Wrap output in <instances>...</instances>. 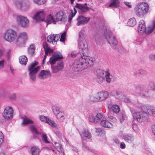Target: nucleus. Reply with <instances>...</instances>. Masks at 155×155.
<instances>
[{
	"instance_id": "c03bdc74",
	"label": "nucleus",
	"mask_w": 155,
	"mask_h": 155,
	"mask_svg": "<svg viewBox=\"0 0 155 155\" xmlns=\"http://www.w3.org/2000/svg\"><path fill=\"white\" fill-rule=\"evenodd\" d=\"M66 35V32L64 31L63 33L61 34L60 36V41L64 42L65 41V38Z\"/></svg>"
},
{
	"instance_id": "de8ad7c7",
	"label": "nucleus",
	"mask_w": 155,
	"mask_h": 155,
	"mask_svg": "<svg viewBox=\"0 0 155 155\" xmlns=\"http://www.w3.org/2000/svg\"><path fill=\"white\" fill-rule=\"evenodd\" d=\"M150 89L153 91H155V84L153 82L150 84Z\"/></svg>"
},
{
	"instance_id": "680f3d73",
	"label": "nucleus",
	"mask_w": 155,
	"mask_h": 155,
	"mask_svg": "<svg viewBox=\"0 0 155 155\" xmlns=\"http://www.w3.org/2000/svg\"><path fill=\"white\" fill-rule=\"evenodd\" d=\"M4 137L3 134L1 132H0V140H3L4 139Z\"/></svg>"
},
{
	"instance_id": "e2e57ef3",
	"label": "nucleus",
	"mask_w": 155,
	"mask_h": 155,
	"mask_svg": "<svg viewBox=\"0 0 155 155\" xmlns=\"http://www.w3.org/2000/svg\"><path fill=\"white\" fill-rule=\"evenodd\" d=\"M137 107H138L139 108L142 109L141 104L140 103H138L136 105Z\"/></svg>"
},
{
	"instance_id": "dca6fc26",
	"label": "nucleus",
	"mask_w": 155,
	"mask_h": 155,
	"mask_svg": "<svg viewBox=\"0 0 155 155\" xmlns=\"http://www.w3.org/2000/svg\"><path fill=\"white\" fill-rule=\"evenodd\" d=\"M103 119V114L102 113H98L95 117L92 115H90L89 120L91 122L97 123Z\"/></svg>"
},
{
	"instance_id": "13d9d810",
	"label": "nucleus",
	"mask_w": 155,
	"mask_h": 155,
	"mask_svg": "<svg viewBox=\"0 0 155 155\" xmlns=\"http://www.w3.org/2000/svg\"><path fill=\"white\" fill-rule=\"evenodd\" d=\"M108 119L109 120L110 119V120H112L113 121H112V122H113V121L116 122V118H115L113 117L112 116H110V117H108Z\"/></svg>"
},
{
	"instance_id": "39448f33",
	"label": "nucleus",
	"mask_w": 155,
	"mask_h": 155,
	"mask_svg": "<svg viewBox=\"0 0 155 155\" xmlns=\"http://www.w3.org/2000/svg\"><path fill=\"white\" fill-rule=\"evenodd\" d=\"M155 28V21L152 22L151 25H149L146 29L145 24L143 20L140 21L138 27V31L139 33L142 34L144 33L149 34L151 33Z\"/></svg>"
},
{
	"instance_id": "f257e3e1",
	"label": "nucleus",
	"mask_w": 155,
	"mask_h": 155,
	"mask_svg": "<svg viewBox=\"0 0 155 155\" xmlns=\"http://www.w3.org/2000/svg\"><path fill=\"white\" fill-rule=\"evenodd\" d=\"M79 52L81 57L76 60L72 66L74 72H78L87 68L90 67L94 64V60L87 58L88 45L86 40L78 41Z\"/></svg>"
},
{
	"instance_id": "c756f323",
	"label": "nucleus",
	"mask_w": 155,
	"mask_h": 155,
	"mask_svg": "<svg viewBox=\"0 0 155 155\" xmlns=\"http://www.w3.org/2000/svg\"><path fill=\"white\" fill-rule=\"evenodd\" d=\"M57 119L60 122H63L66 119V116L64 112L60 113L57 117Z\"/></svg>"
},
{
	"instance_id": "a211bd4d",
	"label": "nucleus",
	"mask_w": 155,
	"mask_h": 155,
	"mask_svg": "<svg viewBox=\"0 0 155 155\" xmlns=\"http://www.w3.org/2000/svg\"><path fill=\"white\" fill-rule=\"evenodd\" d=\"M75 7L78 9L79 13L81 14H84L88 10V8L86 4H76Z\"/></svg>"
},
{
	"instance_id": "7ed1b4c3",
	"label": "nucleus",
	"mask_w": 155,
	"mask_h": 155,
	"mask_svg": "<svg viewBox=\"0 0 155 155\" xmlns=\"http://www.w3.org/2000/svg\"><path fill=\"white\" fill-rule=\"evenodd\" d=\"M115 78L108 71H100L97 74L96 78L97 81L99 83H102L103 80L108 84L114 82L115 80Z\"/></svg>"
},
{
	"instance_id": "09e8293b",
	"label": "nucleus",
	"mask_w": 155,
	"mask_h": 155,
	"mask_svg": "<svg viewBox=\"0 0 155 155\" xmlns=\"http://www.w3.org/2000/svg\"><path fill=\"white\" fill-rule=\"evenodd\" d=\"M126 118L127 117L126 115L124 114H122L120 119V122L121 123H122L123 122L124 120H125Z\"/></svg>"
},
{
	"instance_id": "2f4dec72",
	"label": "nucleus",
	"mask_w": 155,
	"mask_h": 155,
	"mask_svg": "<svg viewBox=\"0 0 155 155\" xmlns=\"http://www.w3.org/2000/svg\"><path fill=\"white\" fill-rule=\"evenodd\" d=\"M82 140L83 139L82 135L85 137L88 138L90 139L91 137V133L87 130H84L82 133V134H80Z\"/></svg>"
},
{
	"instance_id": "4d7b16f0",
	"label": "nucleus",
	"mask_w": 155,
	"mask_h": 155,
	"mask_svg": "<svg viewBox=\"0 0 155 155\" xmlns=\"http://www.w3.org/2000/svg\"><path fill=\"white\" fill-rule=\"evenodd\" d=\"M139 73L141 75H145L146 73V72L145 70L142 69L139 70Z\"/></svg>"
},
{
	"instance_id": "5fc2aeb1",
	"label": "nucleus",
	"mask_w": 155,
	"mask_h": 155,
	"mask_svg": "<svg viewBox=\"0 0 155 155\" xmlns=\"http://www.w3.org/2000/svg\"><path fill=\"white\" fill-rule=\"evenodd\" d=\"M149 58L151 60L155 61V54L150 55Z\"/></svg>"
},
{
	"instance_id": "338daca9",
	"label": "nucleus",
	"mask_w": 155,
	"mask_h": 155,
	"mask_svg": "<svg viewBox=\"0 0 155 155\" xmlns=\"http://www.w3.org/2000/svg\"><path fill=\"white\" fill-rule=\"evenodd\" d=\"M114 141L117 143H119L120 142V141L118 139H115L114 140Z\"/></svg>"
},
{
	"instance_id": "864d4df0",
	"label": "nucleus",
	"mask_w": 155,
	"mask_h": 155,
	"mask_svg": "<svg viewBox=\"0 0 155 155\" xmlns=\"http://www.w3.org/2000/svg\"><path fill=\"white\" fill-rule=\"evenodd\" d=\"M48 54H49V53H47V52H46V53L45 52V55H44V58L43 59V62H42V63H43V64H44V63H45V61L46 58V57H47V56Z\"/></svg>"
},
{
	"instance_id": "0e129e2a",
	"label": "nucleus",
	"mask_w": 155,
	"mask_h": 155,
	"mask_svg": "<svg viewBox=\"0 0 155 155\" xmlns=\"http://www.w3.org/2000/svg\"><path fill=\"white\" fill-rule=\"evenodd\" d=\"M87 150L90 151L92 152V153H94V152H95L94 150L93 149L89 147V149H87Z\"/></svg>"
},
{
	"instance_id": "f03ea898",
	"label": "nucleus",
	"mask_w": 155,
	"mask_h": 155,
	"mask_svg": "<svg viewBox=\"0 0 155 155\" xmlns=\"http://www.w3.org/2000/svg\"><path fill=\"white\" fill-rule=\"evenodd\" d=\"M63 58L61 54L59 52H55L50 58L49 62L51 65L54 64L56 62L58 61V64L57 66H51L52 70L53 72L56 73L63 68L64 65L63 61L61 60Z\"/></svg>"
},
{
	"instance_id": "bb28decb",
	"label": "nucleus",
	"mask_w": 155,
	"mask_h": 155,
	"mask_svg": "<svg viewBox=\"0 0 155 155\" xmlns=\"http://www.w3.org/2000/svg\"><path fill=\"white\" fill-rule=\"evenodd\" d=\"M101 125L105 127L111 128L113 127V124L107 120H102L100 123Z\"/></svg>"
},
{
	"instance_id": "4c0bfd02",
	"label": "nucleus",
	"mask_w": 155,
	"mask_h": 155,
	"mask_svg": "<svg viewBox=\"0 0 155 155\" xmlns=\"http://www.w3.org/2000/svg\"><path fill=\"white\" fill-rule=\"evenodd\" d=\"M90 100L93 102L100 101L98 93L94 95H91L90 97Z\"/></svg>"
},
{
	"instance_id": "603ef678",
	"label": "nucleus",
	"mask_w": 155,
	"mask_h": 155,
	"mask_svg": "<svg viewBox=\"0 0 155 155\" xmlns=\"http://www.w3.org/2000/svg\"><path fill=\"white\" fill-rule=\"evenodd\" d=\"M9 98L11 100H14L16 98V95L15 94H12L10 95L9 96Z\"/></svg>"
},
{
	"instance_id": "393cba45",
	"label": "nucleus",
	"mask_w": 155,
	"mask_h": 155,
	"mask_svg": "<svg viewBox=\"0 0 155 155\" xmlns=\"http://www.w3.org/2000/svg\"><path fill=\"white\" fill-rule=\"evenodd\" d=\"M30 151L32 155H39L40 150L38 147L32 146L31 148Z\"/></svg>"
},
{
	"instance_id": "c85d7f7f",
	"label": "nucleus",
	"mask_w": 155,
	"mask_h": 155,
	"mask_svg": "<svg viewBox=\"0 0 155 155\" xmlns=\"http://www.w3.org/2000/svg\"><path fill=\"white\" fill-rule=\"evenodd\" d=\"M112 94L113 96H114L117 99L121 100H123V95L121 92L115 91L113 92Z\"/></svg>"
},
{
	"instance_id": "9b49d317",
	"label": "nucleus",
	"mask_w": 155,
	"mask_h": 155,
	"mask_svg": "<svg viewBox=\"0 0 155 155\" xmlns=\"http://www.w3.org/2000/svg\"><path fill=\"white\" fill-rule=\"evenodd\" d=\"M105 36L108 43L113 46H116L117 44V41L115 36L109 31H107L105 34Z\"/></svg>"
},
{
	"instance_id": "5701e85b",
	"label": "nucleus",
	"mask_w": 155,
	"mask_h": 155,
	"mask_svg": "<svg viewBox=\"0 0 155 155\" xmlns=\"http://www.w3.org/2000/svg\"><path fill=\"white\" fill-rule=\"evenodd\" d=\"M144 90L140 86H137L135 89L134 94L136 96L142 95L144 96L147 92L146 91L145 93H144Z\"/></svg>"
},
{
	"instance_id": "0eeeda50",
	"label": "nucleus",
	"mask_w": 155,
	"mask_h": 155,
	"mask_svg": "<svg viewBox=\"0 0 155 155\" xmlns=\"http://www.w3.org/2000/svg\"><path fill=\"white\" fill-rule=\"evenodd\" d=\"M134 119L139 122H144L147 120L148 117L146 113L141 110L140 111H135L132 108L130 109Z\"/></svg>"
},
{
	"instance_id": "9d476101",
	"label": "nucleus",
	"mask_w": 155,
	"mask_h": 155,
	"mask_svg": "<svg viewBox=\"0 0 155 155\" xmlns=\"http://www.w3.org/2000/svg\"><path fill=\"white\" fill-rule=\"evenodd\" d=\"M17 23L21 27L27 28L29 25V21L28 18L22 15H17L15 17Z\"/></svg>"
},
{
	"instance_id": "052dcab7",
	"label": "nucleus",
	"mask_w": 155,
	"mask_h": 155,
	"mask_svg": "<svg viewBox=\"0 0 155 155\" xmlns=\"http://www.w3.org/2000/svg\"><path fill=\"white\" fill-rule=\"evenodd\" d=\"M125 145L124 142H121L120 144V147L121 149H124L125 147Z\"/></svg>"
},
{
	"instance_id": "20e7f679",
	"label": "nucleus",
	"mask_w": 155,
	"mask_h": 155,
	"mask_svg": "<svg viewBox=\"0 0 155 155\" xmlns=\"http://www.w3.org/2000/svg\"><path fill=\"white\" fill-rule=\"evenodd\" d=\"M149 9L148 5L146 3L142 2L136 5L134 8V11L138 17H143L147 13Z\"/></svg>"
},
{
	"instance_id": "1a4fd4ad",
	"label": "nucleus",
	"mask_w": 155,
	"mask_h": 155,
	"mask_svg": "<svg viewBox=\"0 0 155 155\" xmlns=\"http://www.w3.org/2000/svg\"><path fill=\"white\" fill-rule=\"evenodd\" d=\"M17 37V32L13 29H8L6 30L5 32L4 38L8 42H11L15 41Z\"/></svg>"
},
{
	"instance_id": "7c9ffc66",
	"label": "nucleus",
	"mask_w": 155,
	"mask_h": 155,
	"mask_svg": "<svg viewBox=\"0 0 155 155\" xmlns=\"http://www.w3.org/2000/svg\"><path fill=\"white\" fill-rule=\"evenodd\" d=\"M155 108V107L153 106L150 105H147L146 106V111L145 112L146 113L147 117H148V115H151V114Z\"/></svg>"
},
{
	"instance_id": "79ce46f5",
	"label": "nucleus",
	"mask_w": 155,
	"mask_h": 155,
	"mask_svg": "<svg viewBox=\"0 0 155 155\" xmlns=\"http://www.w3.org/2000/svg\"><path fill=\"white\" fill-rule=\"evenodd\" d=\"M35 46L34 45H30L28 48V51L30 54L32 55L34 53L35 50Z\"/></svg>"
},
{
	"instance_id": "37998d69",
	"label": "nucleus",
	"mask_w": 155,
	"mask_h": 155,
	"mask_svg": "<svg viewBox=\"0 0 155 155\" xmlns=\"http://www.w3.org/2000/svg\"><path fill=\"white\" fill-rule=\"evenodd\" d=\"M34 2L37 4L42 5L46 2V0H33Z\"/></svg>"
},
{
	"instance_id": "49530a36",
	"label": "nucleus",
	"mask_w": 155,
	"mask_h": 155,
	"mask_svg": "<svg viewBox=\"0 0 155 155\" xmlns=\"http://www.w3.org/2000/svg\"><path fill=\"white\" fill-rule=\"evenodd\" d=\"M42 140L46 143H49V141L47 140V137L45 134H42L41 135Z\"/></svg>"
},
{
	"instance_id": "412c9836",
	"label": "nucleus",
	"mask_w": 155,
	"mask_h": 155,
	"mask_svg": "<svg viewBox=\"0 0 155 155\" xmlns=\"http://www.w3.org/2000/svg\"><path fill=\"white\" fill-rule=\"evenodd\" d=\"M55 17L56 22L60 21L62 22H64L66 21L64 13L60 11L57 13Z\"/></svg>"
},
{
	"instance_id": "2eb2a0df",
	"label": "nucleus",
	"mask_w": 155,
	"mask_h": 155,
	"mask_svg": "<svg viewBox=\"0 0 155 155\" xmlns=\"http://www.w3.org/2000/svg\"><path fill=\"white\" fill-rule=\"evenodd\" d=\"M13 114V110L12 107L7 106L4 109L3 116L6 119L12 118Z\"/></svg>"
},
{
	"instance_id": "ea45409f",
	"label": "nucleus",
	"mask_w": 155,
	"mask_h": 155,
	"mask_svg": "<svg viewBox=\"0 0 155 155\" xmlns=\"http://www.w3.org/2000/svg\"><path fill=\"white\" fill-rule=\"evenodd\" d=\"M74 13H73V11L71 10V13L69 16L68 21L69 22H70L71 21L72 18L75 16V14L77 13V10L75 9V8H74Z\"/></svg>"
},
{
	"instance_id": "e433bc0d",
	"label": "nucleus",
	"mask_w": 155,
	"mask_h": 155,
	"mask_svg": "<svg viewBox=\"0 0 155 155\" xmlns=\"http://www.w3.org/2000/svg\"><path fill=\"white\" fill-rule=\"evenodd\" d=\"M43 47L45 50V52L49 53L50 54L51 53H52L53 52V50L51 49L48 47V45L47 43L46 42H44L43 45Z\"/></svg>"
},
{
	"instance_id": "72a5a7b5",
	"label": "nucleus",
	"mask_w": 155,
	"mask_h": 155,
	"mask_svg": "<svg viewBox=\"0 0 155 155\" xmlns=\"http://www.w3.org/2000/svg\"><path fill=\"white\" fill-rule=\"evenodd\" d=\"M27 61V58L25 55L22 56L19 58V62L21 64L26 65Z\"/></svg>"
},
{
	"instance_id": "69168bd1",
	"label": "nucleus",
	"mask_w": 155,
	"mask_h": 155,
	"mask_svg": "<svg viewBox=\"0 0 155 155\" xmlns=\"http://www.w3.org/2000/svg\"><path fill=\"white\" fill-rule=\"evenodd\" d=\"M151 115L152 116H153L154 117H155V109H154V110H153V111Z\"/></svg>"
},
{
	"instance_id": "6ab92c4d",
	"label": "nucleus",
	"mask_w": 155,
	"mask_h": 155,
	"mask_svg": "<svg viewBox=\"0 0 155 155\" xmlns=\"http://www.w3.org/2000/svg\"><path fill=\"white\" fill-rule=\"evenodd\" d=\"M89 20V18L85 17L82 15L79 16L77 19L78 22L76 25L78 26L83 25L87 23Z\"/></svg>"
},
{
	"instance_id": "3c124183",
	"label": "nucleus",
	"mask_w": 155,
	"mask_h": 155,
	"mask_svg": "<svg viewBox=\"0 0 155 155\" xmlns=\"http://www.w3.org/2000/svg\"><path fill=\"white\" fill-rule=\"evenodd\" d=\"M124 3L126 6H127L129 8H132V6L130 4V2H124Z\"/></svg>"
},
{
	"instance_id": "4be33fe9",
	"label": "nucleus",
	"mask_w": 155,
	"mask_h": 155,
	"mask_svg": "<svg viewBox=\"0 0 155 155\" xmlns=\"http://www.w3.org/2000/svg\"><path fill=\"white\" fill-rule=\"evenodd\" d=\"M51 76L50 71H49L42 70L38 75V77L41 79H45Z\"/></svg>"
},
{
	"instance_id": "a878e982",
	"label": "nucleus",
	"mask_w": 155,
	"mask_h": 155,
	"mask_svg": "<svg viewBox=\"0 0 155 155\" xmlns=\"http://www.w3.org/2000/svg\"><path fill=\"white\" fill-rule=\"evenodd\" d=\"M44 21L49 24L51 23L55 24L56 22L55 18L51 15H49L46 18V19H45Z\"/></svg>"
},
{
	"instance_id": "a19ab883",
	"label": "nucleus",
	"mask_w": 155,
	"mask_h": 155,
	"mask_svg": "<svg viewBox=\"0 0 155 155\" xmlns=\"http://www.w3.org/2000/svg\"><path fill=\"white\" fill-rule=\"evenodd\" d=\"M112 109L114 112L116 113H118L120 110V109L119 106L115 104L114 105L112 106Z\"/></svg>"
},
{
	"instance_id": "473e14b6",
	"label": "nucleus",
	"mask_w": 155,
	"mask_h": 155,
	"mask_svg": "<svg viewBox=\"0 0 155 155\" xmlns=\"http://www.w3.org/2000/svg\"><path fill=\"white\" fill-rule=\"evenodd\" d=\"M120 2L119 0H112L111 2L109 5V7L117 8L119 6Z\"/></svg>"
},
{
	"instance_id": "a18cd8bd",
	"label": "nucleus",
	"mask_w": 155,
	"mask_h": 155,
	"mask_svg": "<svg viewBox=\"0 0 155 155\" xmlns=\"http://www.w3.org/2000/svg\"><path fill=\"white\" fill-rule=\"evenodd\" d=\"M55 147L57 150L60 152L61 151V145L59 143H55Z\"/></svg>"
},
{
	"instance_id": "6e6d98bb",
	"label": "nucleus",
	"mask_w": 155,
	"mask_h": 155,
	"mask_svg": "<svg viewBox=\"0 0 155 155\" xmlns=\"http://www.w3.org/2000/svg\"><path fill=\"white\" fill-rule=\"evenodd\" d=\"M77 53L75 51H73L71 54V56L72 57H75L77 55Z\"/></svg>"
},
{
	"instance_id": "58836bf2",
	"label": "nucleus",
	"mask_w": 155,
	"mask_h": 155,
	"mask_svg": "<svg viewBox=\"0 0 155 155\" xmlns=\"http://www.w3.org/2000/svg\"><path fill=\"white\" fill-rule=\"evenodd\" d=\"M84 31L81 30L80 31L78 35V41L86 40L84 39Z\"/></svg>"
},
{
	"instance_id": "774afa93",
	"label": "nucleus",
	"mask_w": 155,
	"mask_h": 155,
	"mask_svg": "<svg viewBox=\"0 0 155 155\" xmlns=\"http://www.w3.org/2000/svg\"><path fill=\"white\" fill-rule=\"evenodd\" d=\"M95 129H96V131L97 132H100L101 131V129H100V128L97 129V128H95Z\"/></svg>"
},
{
	"instance_id": "423d86ee",
	"label": "nucleus",
	"mask_w": 155,
	"mask_h": 155,
	"mask_svg": "<svg viewBox=\"0 0 155 155\" xmlns=\"http://www.w3.org/2000/svg\"><path fill=\"white\" fill-rule=\"evenodd\" d=\"M15 5L18 9L25 12L30 9L31 3L30 0H17L15 2Z\"/></svg>"
},
{
	"instance_id": "aec40b11",
	"label": "nucleus",
	"mask_w": 155,
	"mask_h": 155,
	"mask_svg": "<svg viewBox=\"0 0 155 155\" xmlns=\"http://www.w3.org/2000/svg\"><path fill=\"white\" fill-rule=\"evenodd\" d=\"M39 118L40 120L41 121L45 122L52 127H56L57 126V124L55 123L54 121L51 120L49 118H47L45 116H40Z\"/></svg>"
},
{
	"instance_id": "bf43d9fd",
	"label": "nucleus",
	"mask_w": 155,
	"mask_h": 155,
	"mask_svg": "<svg viewBox=\"0 0 155 155\" xmlns=\"http://www.w3.org/2000/svg\"><path fill=\"white\" fill-rule=\"evenodd\" d=\"M4 60H2L0 61V69L2 68L4 66Z\"/></svg>"
},
{
	"instance_id": "c9c22d12",
	"label": "nucleus",
	"mask_w": 155,
	"mask_h": 155,
	"mask_svg": "<svg viewBox=\"0 0 155 155\" xmlns=\"http://www.w3.org/2000/svg\"><path fill=\"white\" fill-rule=\"evenodd\" d=\"M123 138L126 141L129 143H131L134 140L133 136L131 135H124Z\"/></svg>"
},
{
	"instance_id": "f704fd0d",
	"label": "nucleus",
	"mask_w": 155,
	"mask_h": 155,
	"mask_svg": "<svg viewBox=\"0 0 155 155\" xmlns=\"http://www.w3.org/2000/svg\"><path fill=\"white\" fill-rule=\"evenodd\" d=\"M137 23V21L135 18H132L129 19L127 22V24L130 26H134Z\"/></svg>"
},
{
	"instance_id": "b1692460",
	"label": "nucleus",
	"mask_w": 155,
	"mask_h": 155,
	"mask_svg": "<svg viewBox=\"0 0 155 155\" xmlns=\"http://www.w3.org/2000/svg\"><path fill=\"white\" fill-rule=\"evenodd\" d=\"M98 93L100 101L107 99L109 96V94L107 91L100 92Z\"/></svg>"
},
{
	"instance_id": "6e6552de",
	"label": "nucleus",
	"mask_w": 155,
	"mask_h": 155,
	"mask_svg": "<svg viewBox=\"0 0 155 155\" xmlns=\"http://www.w3.org/2000/svg\"><path fill=\"white\" fill-rule=\"evenodd\" d=\"M38 62L35 61L34 62L32 63L28 68L29 76L33 81L35 80L37 74L41 68L40 66H38Z\"/></svg>"
},
{
	"instance_id": "f3484780",
	"label": "nucleus",
	"mask_w": 155,
	"mask_h": 155,
	"mask_svg": "<svg viewBox=\"0 0 155 155\" xmlns=\"http://www.w3.org/2000/svg\"><path fill=\"white\" fill-rule=\"evenodd\" d=\"M60 38V36L59 34H51L48 36L47 38V41L53 44H56Z\"/></svg>"
},
{
	"instance_id": "4468645a",
	"label": "nucleus",
	"mask_w": 155,
	"mask_h": 155,
	"mask_svg": "<svg viewBox=\"0 0 155 155\" xmlns=\"http://www.w3.org/2000/svg\"><path fill=\"white\" fill-rule=\"evenodd\" d=\"M45 15L46 13L44 11H38L36 12L33 18L37 21H44Z\"/></svg>"
},
{
	"instance_id": "f8f14e48",
	"label": "nucleus",
	"mask_w": 155,
	"mask_h": 155,
	"mask_svg": "<svg viewBox=\"0 0 155 155\" xmlns=\"http://www.w3.org/2000/svg\"><path fill=\"white\" fill-rule=\"evenodd\" d=\"M28 35L25 31L19 33L16 40V44L19 46L22 45L28 39Z\"/></svg>"
},
{
	"instance_id": "ddd939ff",
	"label": "nucleus",
	"mask_w": 155,
	"mask_h": 155,
	"mask_svg": "<svg viewBox=\"0 0 155 155\" xmlns=\"http://www.w3.org/2000/svg\"><path fill=\"white\" fill-rule=\"evenodd\" d=\"M33 122L29 118L27 117L23 118V125H31L30 130L32 132L36 134H38L39 132L37 130L35 127L33 125Z\"/></svg>"
},
{
	"instance_id": "8fccbe9b",
	"label": "nucleus",
	"mask_w": 155,
	"mask_h": 155,
	"mask_svg": "<svg viewBox=\"0 0 155 155\" xmlns=\"http://www.w3.org/2000/svg\"><path fill=\"white\" fill-rule=\"evenodd\" d=\"M82 142L83 143L82 147L87 150L89 149V147L87 143L84 141L83 139H82Z\"/></svg>"
},
{
	"instance_id": "cd10ccee",
	"label": "nucleus",
	"mask_w": 155,
	"mask_h": 155,
	"mask_svg": "<svg viewBox=\"0 0 155 155\" xmlns=\"http://www.w3.org/2000/svg\"><path fill=\"white\" fill-rule=\"evenodd\" d=\"M52 110L56 117L60 114V113L63 112L61 111L60 107L56 106H53L52 107Z\"/></svg>"
}]
</instances>
